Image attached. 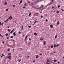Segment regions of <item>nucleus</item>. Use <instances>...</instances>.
Returning <instances> with one entry per match:
<instances>
[{"mask_svg":"<svg viewBox=\"0 0 64 64\" xmlns=\"http://www.w3.org/2000/svg\"><path fill=\"white\" fill-rule=\"evenodd\" d=\"M11 16H10V17H9V18H8V19H10V20H11V19H12V18H13V17L12 16L11 17Z\"/></svg>","mask_w":64,"mask_h":64,"instance_id":"1","label":"nucleus"},{"mask_svg":"<svg viewBox=\"0 0 64 64\" xmlns=\"http://www.w3.org/2000/svg\"><path fill=\"white\" fill-rule=\"evenodd\" d=\"M27 37H28V36H26V37H25V41L26 40V39H27Z\"/></svg>","mask_w":64,"mask_h":64,"instance_id":"2","label":"nucleus"},{"mask_svg":"<svg viewBox=\"0 0 64 64\" xmlns=\"http://www.w3.org/2000/svg\"><path fill=\"white\" fill-rule=\"evenodd\" d=\"M14 28L13 30H12L10 32V34H12V33H13V30H14Z\"/></svg>","mask_w":64,"mask_h":64,"instance_id":"3","label":"nucleus"},{"mask_svg":"<svg viewBox=\"0 0 64 64\" xmlns=\"http://www.w3.org/2000/svg\"><path fill=\"white\" fill-rule=\"evenodd\" d=\"M50 28H53V26L52 25V24H51L50 25Z\"/></svg>","mask_w":64,"mask_h":64,"instance_id":"4","label":"nucleus"},{"mask_svg":"<svg viewBox=\"0 0 64 64\" xmlns=\"http://www.w3.org/2000/svg\"><path fill=\"white\" fill-rule=\"evenodd\" d=\"M7 58H8V59H10V58H11V56H8V57Z\"/></svg>","mask_w":64,"mask_h":64,"instance_id":"5","label":"nucleus"},{"mask_svg":"<svg viewBox=\"0 0 64 64\" xmlns=\"http://www.w3.org/2000/svg\"><path fill=\"white\" fill-rule=\"evenodd\" d=\"M43 6H44V5H41V7H40V8H42L43 7Z\"/></svg>","mask_w":64,"mask_h":64,"instance_id":"6","label":"nucleus"},{"mask_svg":"<svg viewBox=\"0 0 64 64\" xmlns=\"http://www.w3.org/2000/svg\"><path fill=\"white\" fill-rule=\"evenodd\" d=\"M13 35H14V36H15L16 35V34H15V32H14L13 33Z\"/></svg>","mask_w":64,"mask_h":64,"instance_id":"7","label":"nucleus"},{"mask_svg":"<svg viewBox=\"0 0 64 64\" xmlns=\"http://www.w3.org/2000/svg\"><path fill=\"white\" fill-rule=\"evenodd\" d=\"M45 44H46V41H45L44 42V45H45Z\"/></svg>","mask_w":64,"mask_h":64,"instance_id":"8","label":"nucleus"},{"mask_svg":"<svg viewBox=\"0 0 64 64\" xmlns=\"http://www.w3.org/2000/svg\"><path fill=\"white\" fill-rule=\"evenodd\" d=\"M39 57V56H38V55H37L36 56V58H38Z\"/></svg>","mask_w":64,"mask_h":64,"instance_id":"9","label":"nucleus"},{"mask_svg":"<svg viewBox=\"0 0 64 64\" xmlns=\"http://www.w3.org/2000/svg\"><path fill=\"white\" fill-rule=\"evenodd\" d=\"M34 35H35V36H36V35H37V33L36 32H35L34 33Z\"/></svg>","mask_w":64,"mask_h":64,"instance_id":"10","label":"nucleus"},{"mask_svg":"<svg viewBox=\"0 0 64 64\" xmlns=\"http://www.w3.org/2000/svg\"><path fill=\"white\" fill-rule=\"evenodd\" d=\"M59 24H60V22H59V21H58L57 23V24L58 25H59Z\"/></svg>","mask_w":64,"mask_h":64,"instance_id":"11","label":"nucleus"},{"mask_svg":"<svg viewBox=\"0 0 64 64\" xmlns=\"http://www.w3.org/2000/svg\"><path fill=\"white\" fill-rule=\"evenodd\" d=\"M5 35L6 36H7L8 35V34L6 33V34Z\"/></svg>","mask_w":64,"mask_h":64,"instance_id":"12","label":"nucleus"},{"mask_svg":"<svg viewBox=\"0 0 64 64\" xmlns=\"http://www.w3.org/2000/svg\"><path fill=\"white\" fill-rule=\"evenodd\" d=\"M8 18L6 20V21H5L4 22H6L7 21H8Z\"/></svg>","mask_w":64,"mask_h":64,"instance_id":"13","label":"nucleus"},{"mask_svg":"<svg viewBox=\"0 0 64 64\" xmlns=\"http://www.w3.org/2000/svg\"><path fill=\"white\" fill-rule=\"evenodd\" d=\"M43 39H44V38H41L40 39V41H42V40H43Z\"/></svg>","mask_w":64,"mask_h":64,"instance_id":"14","label":"nucleus"},{"mask_svg":"<svg viewBox=\"0 0 64 64\" xmlns=\"http://www.w3.org/2000/svg\"><path fill=\"white\" fill-rule=\"evenodd\" d=\"M54 48H55V47H56V44H54Z\"/></svg>","mask_w":64,"mask_h":64,"instance_id":"15","label":"nucleus"},{"mask_svg":"<svg viewBox=\"0 0 64 64\" xmlns=\"http://www.w3.org/2000/svg\"><path fill=\"white\" fill-rule=\"evenodd\" d=\"M57 35H56L55 36V39H56V38H57Z\"/></svg>","mask_w":64,"mask_h":64,"instance_id":"16","label":"nucleus"},{"mask_svg":"<svg viewBox=\"0 0 64 64\" xmlns=\"http://www.w3.org/2000/svg\"><path fill=\"white\" fill-rule=\"evenodd\" d=\"M60 12V11H57V12H56V13H57V14H58V13H59Z\"/></svg>","mask_w":64,"mask_h":64,"instance_id":"17","label":"nucleus"},{"mask_svg":"<svg viewBox=\"0 0 64 64\" xmlns=\"http://www.w3.org/2000/svg\"><path fill=\"white\" fill-rule=\"evenodd\" d=\"M31 12L30 13V14L28 15L29 16H31Z\"/></svg>","mask_w":64,"mask_h":64,"instance_id":"18","label":"nucleus"},{"mask_svg":"<svg viewBox=\"0 0 64 64\" xmlns=\"http://www.w3.org/2000/svg\"><path fill=\"white\" fill-rule=\"evenodd\" d=\"M53 46H52L50 47L51 48H53Z\"/></svg>","mask_w":64,"mask_h":64,"instance_id":"19","label":"nucleus"},{"mask_svg":"<svg viewBox=\"0 0 64 64\" xmlns=\"http://www.w3.org/2000/svg\"><path fill=\"white\" fill-rule=\"evenodd\" d=\"M35 15H38V13H35L34 14Z\"/></svg>","mask_w":64,"mask_h":64,"instance_id":"20","label":"nucleus"},{"mask_svg":"<svg viewBox=\"0 0 64 64\" xmlns=\"http://www.w3.org/2000/svg\"><path fill=\"white\" fill-rule=\"evenodd\" d=\"M28 27H29V28H31V26H28Z\"/></svg>","mask_w":64,"mask_h":64,"instance_id":"21","label":"nucleus"},{"mask_svg":"<svg viewBox=\"0 0 64 64\" xmlns=\"http://www.w3.org/2000/svg\"><path fill=\"white\" fill-rule=\"evenodd\" d=\"M31 42H29L28 44V45H30V44H31Z\"/></svg>","mask_w":64,"mask_h":64,"instance_id":"22","label":"nucleus"},{"mask_svg":"<svg viewBox=\"0 0 64 64\" xmlns=\"http://www.w3.org/2000/svg\"><path fill=\"white\" fill-rule=\"evenodd\" d=\"M8 9L7 8L6 9V11H8Z\"/></svg>","mask_w":64,"mask_h":64,"instance_id":"23","label":"nucleus"},{"mask_svg":"<svg viewBox=\"0 0 64 64\" xmlns=\"http://www.w3.org/2000/svg\"><path fill=\"white\" fill-rule=\"evenodd\" d=\"M16 6V5H14L12 6L13 7H15Z\"/></svg>","mask_w":64,"mask_h":64,"instance_id":"24","label":"nucleus"},{"mask_svg":"<svg viewBox=\"0 0 64 64\" xmlns=\"http://www.w3.org/2000/svg\"><path fill=\"white\" fill-rule=\"evenodd\" d=\"M60 45V44H59L57 45H56V47H58V46H59Z\"/></svg>","mask_w":64,"mask_h":64,"instance_id":"25","label":"nucleus"},{"mask_svg":"<svg viewBox=\"0 0 64 64\" xmlns=\"http://www.w3.org/2000/svg\"><path fill=\"white\" fill-rule=\"evenodd\" d=\"M2 56H4V57H5V55L3 54H2Z\"/></svg>","mask_w":64,"mask_h":64,"instance_id":"26","label":"nucleus"},{"mask_svg":"<svg viewBox=\"0 0 64 64\" xmlns=\"http://www.w3.org/2000/svg\"><path fill=\"white\" fill-rule=\"evenodd\" d=\"M37 22H38V21L37 20H36L34 22V24L36 23Z\"/></svg>","mask_w":64,"mask_h":64,"instance_id":"27","label":"nucleus"},{"mask_svg":"<svg viewBox=\"0 0 64 64\" xmlns=\"http://www.w3.org/2000/svg\"><path fill=\"white\" fill-rule=\"evenodd\" d=\"M54 62H57V60H54Z\"/></svg>","mask_w":64,"mask_h":64,"instance_id":"28","label":"nucleus"},{"mask_svg":"<svg viewBox=\"0 0 64 64\" xmlns=\"http://www.w3.org/2000/svg\"><path fill=\"white\" fill-rule=\"evenodd\" d=\"M60 7V6L59 5H58V8H59V7Z\"/></svg>","mask_w":64,"mask_h":64,"instance_id":"29","label":"nucleus"},{"mask_svg":"<svg viewBox=\"0 0 64 64\" xmlns=\"http://www.w3.org/2000/svg\"><path fill=\"white\" fill-rule=\"evenodd\" d=\"M10 38H13V36H10Z\"/></svg>","mask_w":64,"mask_h":64,"instance_id":"30","label":"nucleus"},{"mask_svg":"<svg viewBox=\"0 0 64 64\" xmlns=\"http://www.w3.org/2000/svg\"><path fill=\"white\" fill-rule=\"evenodd\" d=\"M8 31H9V32H10V31H11V30H9V29H8Z\"/></svg>","mask_w":64,"mask_h":64,"instance_id":"31","label":"nucleus"},{"mask_svg":"<svg viewBox=\"0 0 64 64\" xmlns=\"http://www.w3.org/2000/svg\"><path fill=\"white\" fill-rule=\"evenodd\" d=\"M24 6H26L27 5V3H25L24 4Z\"/></svg>","mask_w":64,"mask_h":64,"instance_id":"32","label":"nucleus"},{"mask_svg":"<svg viewBox=\"0 0 64 64\" xmlns=\"http://www.w3.org/2000/svg\"><path fill=\"white\" fill-rule=\"evenodd\" d=\"M4 24V22H2V25H3V24Z\"/></svg>","mask_w":64,"mask_h":64,"instance_id":"33","label":"nucleus"},{"mask_svg":"<svg viewBox=\"0 0 64 64\" xmlns=\"http://www.w3.org/2000/svg\"><path fill=\"white\" fill-rule=\"evenodd\" d=\"M21 61V60H19V62H20Z\"/></svg>","mask_w":64,"mask_h":64,"instance_id":"34","label":"nucleus"},{"mask_svg":"<svg viewBox=\"0 0 64 64\" xmlns=\"http://www.w3.org/2000/svg\"><path fill=\"white\" fill-rule=\"evenodd\" d=\"M7 4V2H6V3H4V5H6V4Z\"/></svg>","mask_w":64,"mask_h":64,"instance_id":"35","label":"nucleus"},{"mask_svg":"<svg viewBox=\"0 0 64 64\" xmlns=\"http://www.w3.org/2000/svg\"><path fill=\"white\" fill-rule=\"evenodd\" d=\"M0 37H2H2H3V36H2V35L1 34H0Z\"/></svg>","mask_w":64,"mask_h":64,"instance_id":"36","label":"nucleus"},{"mask_svg":"<svg viewBox=\"0 0 64 64\" xmlns=\"http://www.w3.org/2000/svg\"><path fill=\"white\" fill-rule=\"evenodd\" d=\"M20 3H22V0H21V1L20 2Z\"/></svg>","mask_w":64,"mask_h":64,"instance_id":"37","label":"nucleus"},{"mask_svg":"<svg viewBox=\"0 0 64 64\" xmlns=\"http://www.w3.org/2000/svg\"><path fill=\"white\" fill-rule=\"evenodd\" d=\"M34 4V3H32L31 4L32 5H33Z\"/></svg>","mask_w":64,"mask_h":64,"instance_id":"38","label":"nucleus"},{"mask_svg":"<svg viewBox=\"0 0 64 64\" xmlns=\"http://www.w3.org/2000/svg\"><path fill=\"white\" fill-rule=\"evenodd\" d=\"M20 33H21V32H18V34H20Z\"/></svg>","mask_w":64,"mask_h":64,"instance_id":"39","label":"nucleus"},{"mask_svg":"<svg viewBox=\"0 0 64 64\" xmlns=\"http://www.w3.org/2000/svg\"><path fill=\"white\" fill-rule=\"evenodd\" d=\"M46 22L48 21V20H47V19H46Z\"/></svg>","mask_w":64,"mask_h":64,"instance_id":"40","label":"nucleus"},{"mask_svg":"<svg viewBox=\"0 0 64 64\" xmlns=\"http://www.w3.org/2000/svg\"><path fill=\"white\" fill-rule=\"evenodd\" d=\"M8 55H11V53L8 54Z\"/></svg>","mask_w":64,"mask_h":64,"instance_id":"41","label":"nucleus"},{"mask_svg":"<svg viewBox=\"0 0 64 64\" xmlns=\"http://www.w3.org/2000/svg\"><path fill=\"white\" fill-rule=\"evenodd\" d=\"M25 36V35L24 34L23 36V37H24V36Z\"/></svg>","mask_w":64,"mask_h":64,"instance_id":"42","label":"nucleus"},{"mask_svg":"<svg viewBox=\"0 0 64 64\" xmlns=\"http://www.w3.org/2000/svg\"><path fill=\"white\" fill-rule=\"evenodd\" d=\"M22 8H26V7H25V6H23V7H22Z\"/></svg>","mask_w":64,"mask_h":64,"instance_id":"43","label":"nucleus"},{"mask_svg":"<svg viewBox=\"0 0 64 64\" xmlns=\"http://www.w3.org/2000/svg\"><path fill=\"white\" fill-rule=\"evenodd\" d=\"M1 25V22H0V25Z\"/></svg>","mask_w":64,"mask_h":64,"instance_id":"44","label":"nucleus"},{"mask_svg":"<svg viewBox=\"0 0 64 64\" xmlns=\"http://www.w3.org/2000/svg\"><path fill=\"white\" fill-rule=\"evenodd\" d=\"M33 62H34V63H35V61L34 60L33 61Z\"/></svg>","mask_w":64,"mask_h":64,"instance_id":"45","label":"nucleus"},{"mask_svg":"<svg viewBox=\"0 0 64 64\" xmlns=\"http://www.w3.org/2000/svg\"><path fill=\"white\" fill-rule=\"evenodd\" d=\"M40 17H41V18H42L43 17V16H40Z\"/></svg>","mask_w":64,"mask_h":64,"instance_id":"46","label":"nucleus"},{"mask_svg":"<svg viewBox=\"0 0 64 64\" xmlns=\"http://www.w3.org/2000/svg\"><path fill=\"white\" fill-rule=\"evenodd\" d=\"M47 61H48V62H49V60H47Z\"/></svg>","mask_w":64,"mask_h":64,"instance_id":"47","label":"nucleus"},{"mask_svg":"<svg viewBox=\"0 0 64 64\" xmlns=\"http://www.w3.org/2000/svg\"><path fill=\"white\" fill-rule=\"evenodd\" d=\"M60 63V62H58V64H59Z\"/></svg>","mask_w":64,"mask_h":64,"instance_id":"48","label":"nucleus"},{"mask_svg":"<svg viewBox=\"0 0 64 64\" xmlns=\"http://www.w3.org/2000/svg\"><path fill=\"white\" fill-rule=\"evenodd\" d=\"M52 9H53V8H54V7L52 6Z\"/></svg>","mask_w":64,"mask_h":64,"instance_id":"49","label":"nucleus"},{"mask_svg":"<svg viewBox=\"0 0 64 64\" xmlns=\"http://www.w3.org/2000/svg\"><path fill=\"white\" fill-rule=\"evenodd\" d=\"M9 51V49H8V50L7 51L8 52Z\"/></svg>","mask_w":64,"mask_h":64,"instance_id":"50","label":"nucleus"},{"mask_svg":"<svg viewBox=\"0 0 64 64\" xmlns=\"http://www.w3.org/2000/svg\"><path fill=\"white\" fill-rule=\"evenodd\" d=\"M2 43L3 44H4V41L2 42Z\"/></svg>","mask_w":64,"mask_h":64,"instance_id":"51","label":"nucleus"},{"mask_svg":"<svg viewBox=\"0 0 64 64\" xmlns=\"http://www.w3.org/2000/svg\"><path fill=\"white\" fill-rule=\"evenodd\" d=\"M22 28H24L23 26H22Z\"/></svg>","mask_w":64,"mask_h":64,"instance_id":"52","label":"nucleus"},{"mask_svg":"<svg viewBox=\"0 0 64 64\" xmlns=\"http://www.w3.org/2000/svg\"><path fill=\"white\" fill-rule=\"evenodd\" d=\"M30 3V2H28V3Z\"/></svg>","mask_w":64,"mask_h":64,"instance_id":"53","label":"nucleus"},{"mask_svg":"<svg viewBox=\"0 0 64 64\" xmlns=\"http://www.w3.org/2000/svg\"><path fill=\"white\" fill-rule=\"evenodd\" d=\"M29 40L30 41V40H31V39L30 38H29Z\"/></svg>","mask_w":64,"mask_h":64,"instance_id":"54","label":"nucleus"},{"mask_svg":"<svg viewBox=\"0 0 64 64\" xmlns=\"http://www.w3.org/2000/svg\"><path fill=\"white\" fill-rule=\"evenodd\" d=\"M64 10H62V11H64Z\"/></svg>","mask_w":64,"mask_h":64,"instance_id":"55","label":"nucleus"},{"mask_svg":"<svg viewBox=\"0 0 64 64\" xmlns=\"http://www.w3.org/2000/svg\"><path fill=\"white\" fill-rule=\"evenodd\" d=\"M9 38H8H8H7V39H9Z\"/></svg>","mask_w":64,"mask_h":64,"instance_id":"56","label":"nucleus"},{"mask_svg":"<svg viewBox=\"0 0 64 64\" xmlns=\"http://www.w3.org/2000/svg\"><path fill=\"white\" fill-rule=\"evenodd\" d=\"M48 63H48V62H47V64H48Z\"/></svg>","mask_w":64,"mask_h":64,"instance_id":"57","label":"nucleus"},{"mask_svg":"<svg viewBox=\"0 0 64 64\" xmlns=\"http://www.w3.org/2000/svg\"><path fill=\"white\" fill-rule=\"evenodd\" d=\"M14 49H13V50H12V51H13V52H14Z\"/></svg>","mask_w":64,"mask_h":64,"instance_id":"58","label":"nucleus"},{"mask_svg":"<svg viewBox=\"0 0 64 64\" xmlns=\"http://www.w3.org/2000/svg\"><path fill=\"white\" fill-rule=\"evenodd\" d=\"M40 56H41V55H42V54H40Z\"/></svg>","mask_w":64,"mask_h":64,"instance_id":"59","label":"nucleus"},{"mask_svg":"<svg viewBox=\"0 0 64 64\" xmlns=\"http://www.w3.org/2000/svg\"><path fill=\"white\" fill-rule=\"evenodd\" d=\"M1 57L2 58H3V56H1Z\"/></svg>","mask_w":64,"mask_h":64,"instance_id":"60","label":"nucleus"},{"mask_svg":"<svg viewBox=\"0 0 64 64\" xmlns=\"http://www.w3.org/2000/svg\"><path fill=\"white\" fill-rule=\"evenodd\" d=\"M16 21H15L14 22V23H16Z\"/></svg>","mask_w":64,"mask_h":64,"instance_id":"61","label":"nucleus"},{"mask_svg":"<svg viewBox=\"0 0 64 64\" xmlns=\"http://www.w3.org/2000/svg\"><path fill=\"white\" fill-rule=\"evenodd\" d=\"M8 28H9V26H8Z\"/></svg>","mask_w":64,"mask_h":64,"instance_id":"62","label":"nucleus"},{"mask_svg":"<svg viewBox=\"0 0 64 64\" xmlns=\"http://www.w3.org/2000/svg\"><path fill=\"white\" fill-rule=\"evenodd\" d=\"M35 24V23L34 24H34H33L32 25H34Z\"/></svg>","mask_w":64,"mask_h":64,"instance_id":"63","label":"nucleus"},{"mask_svg":"<svg viewBox=\"0 0 64 64\" xmlns=\"http://www.w3.org/2000/svg\"><path fill=\"white\" fill-rule=\"evenodd\" d=\"M48 64H50V63H48Z\"/></svg>","mask_w":64,"mask_h":64,"instance_id":"64","label":"nucleus"}]
</instances>
